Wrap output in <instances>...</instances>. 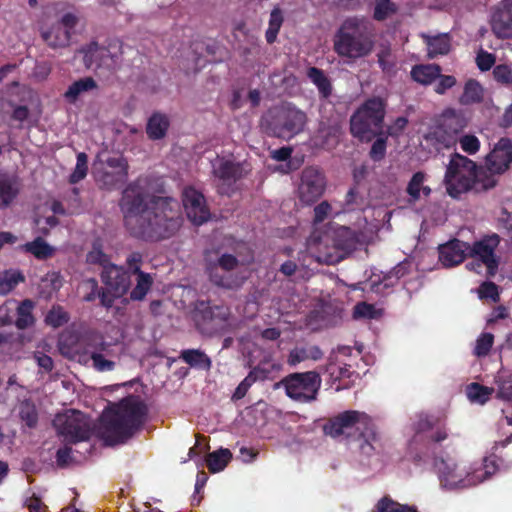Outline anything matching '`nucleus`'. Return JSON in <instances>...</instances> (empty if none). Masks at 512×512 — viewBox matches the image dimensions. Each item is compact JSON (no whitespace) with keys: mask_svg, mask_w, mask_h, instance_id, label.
Segmentation results:
<instances>
[{"mask_svg":"<svg viewBox=\"0 0 512 512\" xmlns=\"http://www.w3.org/2000/svg\"><path fill=\"white\" fill-rule=\"evenodd\" d=\"M119 207L126 230L132 237L144 241L170 238L182 225L178 201L151 193L147 177L136 178L126 185Z\"/></svg>","mask_w":512,"mask_h":512,"instance_id":"obj_1","label":"nucleus"},{"mask_svg":"<svg viewBox=\"0 0 512 512\" xmlns=\"http://www.w3.org/2000/svg\"><path fill=\"white\" fill-rule=\"evenodd\" d=\"M148 408L144 401L134 395L123 398L114 409L101 417V438L108 445L123 444L143 427Z\"/></svg>","mask_w":512,"mask_h":512,"instance_id":"obj_2","label":"nucleus"},{"mask_svg":"<svg viewBox=\"0 0 512 512\" xmlns=\"http://www.w3.org/2000/svg\"><path fill=\"white\" fill-rule=\"evenodd\" d=\"M323 431L333 439L344 437L346 440L359 442V449L363 454L371 455L376 450V444L380 443V436L372 417L366 412L348 411L330 418L323 425Z\"/></svg>","mask_w":512,"mask_h":512,"instance_id":"obj_3","label":"nucleus"},{"mask_svg":"<svg viewBox=\"0 0 512 512\" xmlns=\"http://www.w3.org/2000/svg\"><path fill=\"white\" fill-rule=\"evenodd\" d=\"M373 22L365 17H348L333 37V49L338 56L358 60L371 54L375 46Z\"/></svg>","mask_w":512,"mask_h":512,"instance_id":"obj_4","label":"nucleus"},{"mask_svg":"<svg viewBox=\"0 0 512 512\" xmlns=\"http://www.w3.org/2000/svg\"><path fill=\"white\" fill-rule=\"evenodd\" d=\"M386 101L380 97L368 98L350 117V133L360 141L373 140L383 134Z\"/></svg>","mask_w":512,"mask_h":512,"instance_id":"obj_5","label":"nucleus"},{"mask_svg":"<svg viewBox=\"0 0 512 512\" xmlns=\"http://www.w3.org/2000/svg\"><path fill=\"white\" fill-rule=\"evenodd\" d=\"M468 125V118L461 109L445 108L434 117L425 133V140L435 148H451L458 143L461 133Z\"/></svg>","mask_w":512,"mask_h":512,"instance_id":"obj_6","label":"nucleus"},{"mask_svg":"<svg viewBox=\"0 0 512 512\" xmlns=\"http://www.w3.org/2000/svg\"><path fill=\"white\" fill-rule=\"evenodd\" d=\"M307 122L305 112L291 104L273 106L262 117V126L273 137L290 140L304 130Z\"/></svg>","mask_w":512,"mask_h":512,"instance_id":"obj_7","label":"nucleus"},{"mask_svg":"<svg viewBox=\"0 0 512 512\" xmlns=\"http://www.w3.org/2000/svg\"><path fill=\"white\" fill-rule=\"evenodd\" d=\"M479 176L478 167L471 158L454 153L444 176L447 193L458 197L461 193L472 189Z\"/></svg>","mask_w":512,"mask_h":512,"instance_id":"obj_8","label":"nucleus"},{"mask_svg":"<svg viewBox=\"0 0 512 512\" xmlns=\"http://www.w3.org/2000/svg\"><path fill=\"white\" fill-rule=\"evenodd\" d=\"M196 327L203 335H226L236 332L240 321L225 304H208L199 311Z\"/></svg>","mask_w":512,"mask_h":512,"instance_id":"obj_9","label":"nucleus"},{"mask_svg":"<svg viewBox=\"0 0 512 512\" xmlns=\"http://www.w3.org/2000/svg\"><path fill=\"white\" fill-rule=\"evenodd\" d=\"M501 242L497 233L486 234L480 240L468 244V256L471 261L467 262V269L481 273L482 266H485L487 277L495 276L500 265V256L496 250Z\"/></svg>","mask_w":512,"mask_h":512,"instance_id":"obj_10","label":"nucleus"},{"mask_svg":"<svg viewBox=\"0 0 512 512\" xmlns=\"http://www.w3.org/2000/svg\"><path fill=\"white\" fill-rule=\"evenodd\" d=\"M285 388L286 395L293 401L312 402L316 401L322 379L317 370L308 372L290 373L280 381Z\"/></svg>","mask_w":512,"mask_h":512,"instance_id":"obj_11","label":"nucleus"},{"mask_svg":"<svg viewBox=\"0 0 512 512\" xmlns=\"http://www.w3.org/2000/svg\"><path fill=\"white\" fill-rule=\"evenodd\" d=\"M53 424L57 434L63 437L65 443L76 444L92 437L93 429L89 417L76 409L57 414Z\"/></svg>","mask_w":512,"mask_h":512,"instance_id":"obj_12","label":"nucleus"},{"mask_svg":"<svg viewBox=\"0 0 512 512\" xmlns=\"http://www.w3.org/2000/svg\"><path fill=\"white\" fill-rule=\"evenodd\" d=\"M80 52L87 68L102 67L107 70H115L123 54L122 43L118 39H109L104 45L92 41L82 46Z\"/></svg>","mask_w":512,"mask_h":512,"instance_id":"obj_13","label":"nucleus"},{"mask_svg":"<svg viewBox=\"0 0 512 512\" xmlns=\"http://www.w3.org/2000/svg\"><path fill=\"white\" fill-rule=\"evenodd\" d=\"M239 260L232 254H222L215 261L206 259V273L212 283L224 288H234L237 280L233 277L232 271L236 269Z\"/></svg>","mask_w":512,"mask_h":512,"instance_id":"obj_14","label":"nucleus"},{"mask_svg":"<svg viewBox=\"0 0 512 512\" xmlns=\"http://www.w3.org/2000/svg\"><path fill=\"white\" fill-rule=\"evenodd\" d=\"M327 179L317 167H306L301 172L298 186L299 199L306 204L315 203L324 194Z\"/></svg>","mask_w":512,"mask_h":512,"instance_id":"obj_15","label":"nucleus"},{"mask_svg":"<svg viewBox=\"0 0 512 512\" xmlns=\"http://www.w3.org/2000/svg\"><path fill=\"white\" fill-rule=\"evenodd\" d=\"M435 468L440 482L447 488H469L471 485V470L459 467L453 458H440L435 461Z\"/></svg>","mask_w":512,"mask_h":512,"instance_id":"obj_16","label":"nucleus"},{"mask_svg":"<svg viewBox=\"0 0 512 512\" xmlns=\"http://www.w3.org/2000/svg\"><path fill=\"white\" fill-rule=\"evenodd\" d=\"M143 263V254L139 251L131 252L126 258L127 272L136 275V284L132 288L129 297L133 301H142L147 293L152 289L154 280L150 273L141 269Z\"/></svg>","mask_w":512,"mask_h":512,"instance_id":"obj_17","label":"nucleus"},{"mask_svg":"<svg viewBox=\"0 0 512 512\" xmlns=\"http://www.w3.org/2000/svg\"><path fill=\"white\" fill-rule=\"evenodd\" d=\"M510 443H512V433H510L505 439L494 443L492 447L493 453L484 458L483 466L471 471L472 486L478 485V483L490 478V476H493L500 468L509 469L512 467V461H507V463H505L503 458L497 457L496 455L498 447H507Z\"/></svg>","mask_w":512,"mask_h":512,"instance_id":"obj_18","label":"nucleus"},{"mask_svg":"<svg viewBox=\"0 0 512 512\" xmlns=\"http://www.w3.org/2000/svg\"><path fill=\"white\" fill-rule=\"evenodd\" d=\"M183 207L192 223L200 225L209 220L210 212L204 195L197 189L188 186L182 194Z\"/></svg>","mask_w":512,"mask_h":512,"instance_id":"obj_19","label":"nucleus"},{"mask_svg":"<svg viewBox=\"0 0 512 512\" xmlns=\"http://www.w3.org/2000/svg\"><path fill=\"white\" fill-rule=\"evenodd\" d=\"M214 176L220 180L218 190L222 194L234 192V184L237 180L244 178L246 172L241 163H234L230 160H220L213 166Z\"/></svg>","mask_w":512,"mask_h":512,"instance_id":"obj_20","label":"nucleus"},{"mask_svg":"<svg viewBox=\"0 0 512 512\" xmlns=\"http://www.w3.org/2000/svg\"><path fill=\"white\" fill-rule=\"evenodd\" d=\"M359 243L360 238L357 231L346 226L339 227L335 232V237L333 238V246L335 250L340 253L337 255H326L325 261L327 263L339 262V260L344 259L347 253L356 251Z\"/></svg>","mask_w":512,"mask_h":512,"instance_id":"obj_21","label":"nucleus"},{"mask_svg":"<svg viewBox=\"0 0 512 512\" xmlns=\"http://www.w3.org/2000/svg\"><path fill=\"white\" fill-rule=\"evenodd\" d=\"M101 279L109 290H112L116 297H122L131 286L129 272L123 266L112 264L109 259V265L101 273Z\"/></svg>","mask_w":512,"mask_h":512,"instance_id":"obj_22","label":"nucleus"},{"mask_svg":"<svg viewBox=\"0 0 512 512\" xmlns=\"http://www.w3.org/2000/svg\"><path fill=\"white\" fill-rule=\"evenodd\" d=\"M487 168L492 173H502L512 162V140L502 137L487 156Z\"/></svg>","mask_w":512,"mask_h":512,"instance_id":"obj_23","label":"nucleus"},{"mask_svg":"<svg viewBox=\"0 0 512 512\" xmlns=\"http://www.w3.org/2000/svg\"><path fill=\"white\" fill-rule=\"evenodd\" d=\"M106 165L111 168V171H103L99 180L107 189H114V187L126 182L129 169L126 158L109 157L106 160Z\"/></svg>","mask_w":512,"mask_h":512,"instance_id":"obj_24","label":"nucleus"},{"mask_svg":"<svg viewBox=\"0 0 512 512\" xmlns=\"http://www.w3.org/2000/svg\"><path fill=\"white\" fill-rule=\"evenodd\" d=\"M494 35L501 39L512 37V0H502L491 19Z\"/></svg>","mask_w":512,"mask_h":512,"instance_id":"obj_25","label":"nucleus"},{"mask_svg":"<svg viewBox=\"0 0 512 512\" xmlns=\"http://www.w3.org/2000/svg\"><path fill=\"white\" fill-rule=\"evenodd\" d=\"M439 260L446 267L462 263L468 256V242L454 238L439 246Z\"/></svg>","mask_w":512,"mask_h":512,"instance_id":"obj_26","label":"nucleus"},{"mask_svg":"<svg viewBox=\"0 0 512 512\" xmlns=\"http://www.w3.org/2000/svg\"><path fill=\"white\" fill-rule=\"evenodd\" d=\"M21 193V182L17 175L0 171V209H8Z\"/></svg>","mask_w":512,"mask_h":512,"instance_id":"obj_27","label":"nucleus"},{"mask_svg":"<svg viewBox=\"0 0 512 512\" xmlns=\"http://www.w3.org/2000/svg\"><path fill=\"white\" fill-rule=\"evenodd\" d=\"M440 71H442L440 64H415V66L411 68L410 76L413 81H416L418 84L431 85L435 84L437 77L440 75Z\"/></svg>","mask_w":512,"mask_h":512,"instance_id":"obj_28","label":"nucleus"},{"mask_svg":"<svg viewBox=\"0 0 512 512\" xmlns=\"http://www.w3.org/2000/svg\"><path fill=\"white\" fill-rule=\"evenodd\" d=\"M421 38L427 45V56L435 58L439 54H448L451 49V36L449 34L428 35L421 34Z\"/></svg>","mask_w":512,"mask_h":512,"instance_id":"obj_29","label":"nucleus"},{"mask_svg":"<svg viewBox=\"0 0 512 512\" xmlns=\"http://www.w3.org/2000/svg\"><path fill=\"white\" fill-rule=\"evenodd\" d=\"M170 126V119L161 112H154L146 123V134L151 140L164 138Z\"/></svg>","mask_w":512,"mask_h":512,"instance_id":"obj_30","label":"nucleus"},{"mask_svg":"<svg viewBox=\"0 0 512 512\" xmlns=\"http://www.w3.org/2000/svg\"><path fill=\"white\" fill-rule=\"evenodd\" d=\"M42 37L44 42L53 49L68 46L71 42V32L68 29H64L61 21L58 24L52 25L47 31L42 32Z\"/></svg>","mask_w":512,"mask_h":512,"instance_id":"obj_31","label":"nucleus"},{"mask_svg":"<svg viewBox=\"0 0 512 512\" xmlns=\"http://www.w3.org/2000/svg\"><path fill=\"white\" fill-rule=\"evenodd\" d=\"M34 302L30 299L16 301L15 304V325L18 329H26L32 326L35 322L33 315Z\"/></svg>","mask_w":512,"mask_h":512,"instance_id":"obj_32","label":"nucleus"},{"mask_svg":"<svg viewBox=\"0 0 512 512\" xmlns=\"http://www.w3.org/2000/svg\"><path fill=\"white\" fill-rule=\"evenodd\" d=\"M180 358L191 367L209 371L212 368V359L201 349L181 350Z\"/></svg>","mask_w":512,"mask_h":512,"instance_id":"obj_33","label":"nucleus"},{"mask_svg":"<svg viewBox=\"0 0 512 512\" xmlns=\"http://www.w3.org/2000/svg\"><path fill=\"white\" fill-rule=\"evenodd\" d=\"M307 77L316 85L318 93L322 98L327 99L331 96L333 87L324 70L319 69V67H309Z\"/></svg>","mask_w":512,"mask_h":512,"instance_id":"obj_34","label":"nucleus"},{"mask_svg":"<svg viewBox=\"0 0 512 512\" xmlns=\"http://www.w3.org/2000/svg\"><path fill=\"white\" fill-rule=\"evenodd\" d=\"M98 84L93 77H83L70 84L64 93L67 102L75 103L78 101L81 93L91 91L97 88Z\"/></svg>","mask_w":512,"mask_h":512,"instance_id":"obj_35","label":"nucleus"},{"mask_svg":"<svg viewBox=\"0 0 512 512\" xmlns=\"http://www.w3.org/2000/svg\"><path fill=\"white\" fill-rule=\"evenodd\" d=\"M21 249L22 251L31 253L40 260L49 259L55 252V248L48 244L43 237H36L33 241L25 242V244L21 246Z\"/></svg>","mask_w":512,"mask_h":512,"instance_id":"obj_36","label":"nucleus"},{"mask_svg":"<svg viewBox=\"0 0 512 512\" xmlns=\"http://www.w3.org/2000/svg\"><path fill=\"white\" fill-rule=\"evenodd\" d=\"M232 459V452L229 449H221L216 450L215 452L208 453L204 459L206 464V468L210 472H220L226 468L229 461Z\"/></svg>","mask_w":512,"mask_h":512,"instance_id":"obj_37","label":"nucleus"},{"mask_svg":"<svg viewBox=\"0 0 512 512\" xmlns=\"http://www.w3.org/2000/svg\"><path fill=\"white\" fill-rule=\"evenodd\" d=\"M483 101V87L474 78H470L464 84L463 92L460 96V102L464 105L478 103Z\"/></svg>","mask_w":512,"mask_h":512,"instance_id":"obj_38","label":"nucleus"},{"mask_svg":"<svg viewBox=\"0 0 512 512\" xmlns=\"http://www.w3.org/2000/svg\"><path fill=\"white\" fill-rule=\"evenodd\" d=\"M378 64L386 75H394L397 72L396 56L390 46H382L377 52Z\"/></svg>","mask_w":512,"mask_h":512,"instance_id":"obj_39","label":"nucleus"},{"mask_svg":"<svg viewBox=\"0 0 512 512\" xmlns=\"http://www.w3.org/2000/svg\"><path fill=\"white\" fill-rule=\"evenodd\" d=\"M494 382L497 386V398L512 403V373L498 372Z\"/></svg>","mask_w":512,"mask_h":512,"instance_id":"obj_40","label":"nucleus"},{"mask_svg":"<svg viewBox=\"0 0 512 512\" xmlns=\"http://www.w3.org/2000/svg\"><path fill=\"white\" fill-rule=\"evenodd\" d=\"M19 417L30 429H35L39 415L36 405L31 400H23L19 404Z\"/></svg>","mask_w":512,"mask_h":512,"instance_id":"obj_41","label":"nucleus"},{"mask_svg":"<svg viewBox=\"0 0 512 512\" xmlns=\"http://www.w3.org/2000/svg\"><path fill=\"white\" fill-rule=\"evenodd\" d=\"M284 15L280 8L276 7L270 13L268 22V29H266V41L267 43H274L277 40L278 33L283 25Z\"/></svg>","mask_w":512,"mask_h":512,"instance_id":"obj_42","label":"nucleus"},{"mask_svg":"<svg viewBox=\"0 0 512 512\" xmlns=\"http://www.w3.org/2000/svg\"><path fill=\"white\" fill-rule=\"evenodd\" d=\"M378 512H420L416 506L403 505L394 501L389 495L382 496L376 504Z\"/></svg>","mask_w":512,"mask_h":512,"instance_id":"obj_43","label":"nucleus"},{"mask_svg":"<svg viewBox=\"0 0 512 512\" xmlns=\"http://www.w3.org/2000/svg\"><path fill=\"white\" fill-rule=\"evenodd\" d=\"M399 7L392 0H374L372 16L375 21H386L398 12Z\"/></svg>","mask_w":512,"mask_h":512,"instance_id":"obj_44","label":"nucleus"},{"mask_svg":"<svg viewBox=\"0 0 512 512\" xmlns=\"http://www.w3.org/2000/svg\"><path fill=\"white\" fill-rule=\"evenodd\" d=\"M278 368V364L273 363L272 360H261L260 363L250 370L253 384L257 381L269 380V378H272L273 371L278 370Z\"/></svg>","mask_w":512,"mask_h":512,"instance_id":"obj_45","label":"nucleus"},{"mask_svg":"<svg viewBox=\"0 0 512 512\" xmlns=\"http://www.w3.org/2000/svg\"><path fill=\"white\" fill-rule=\"evenodd\" d=\"M109 344L104 341H100V347L97 352H93V367L97 371H111L115 368V362L113 360L106 359L105 352L108 351Z\"/></svg>","mask_w":512,"mask_h":512,"instance_id":"obj_46","label":"nucleus"},{"mask_svg":"<svg viewBox=\"0 0 512 512\" xmlns=\"http://www.w3.org/2000/svg\"><path fill=\"white\" fill-rule=\"evenodd\" d=\"M493 392L494 388L483 386L480 383H471L467 386V397L473 402H488Z\"/></svg>","mask_w":512,"mask_h":512,"instance_id":"obj_47","label":"nucleus"},{"mask_svg":"<svg viewBox=\"0 0 512 512\" xmlns=\"http://www.w3.org/2000/svg\"><path fill=\"white\" fill-rule=\"evenodd\" d=\"M325 372L329 374L332 382L346 380V378H351L355 373L349 364L338 366V364L332 362V360L325 365Z\"/></svg>","mask_w":512,"mask_h":512,"instance_id":"obj_48","label":"nucleus"},{"mask_svg":"<svg viewBox=\"0 0 512 512\" xmlns=\"http://www.w3.org/2000/svg\"><path fill=\"white\" fill-rule=\"evenodd\" d=\"M87 262L92 265H100L102 270H105L109 265L110 257L108 254H105L102 245L100 242H94L91 250L87 254Z\"/></svg>","mask_w":512,"mask_h":512,"instance_id":"obj_49","label":"nucleus"},{"mask_svg":"<svg viewBox=\"0 0 512 512\" xmlns=\"http://www.w3.org/2000/svg\"><path fill=\"white\" fill-rule=\"evenodd\" d=\"M68 321H70V315L61 306H53L45 316V322L53 328H60Z\"/></svg>","mask_w":512,"mask_h":512,"instance_id":"obj_50","label":"nucleus"},{"mask_svg":"<svg viewBox=\"0 0 512 512\" xmlns=\"http://www.w3.org/2000/svg\"><path fill=\"white\" fill-rule=\"evenodd\" d=\"M425 181L424 172L418 171L413 174L411 180L407 185V194L410 196V203H416L419 199H421V189L423 187V183Z\"/></svg>","mask_w":512,"mask_h":512,"instance_id":"obj_51","label":"nucleus"},{"mask_svg":"<svg viewBox=\"0 0 512 512\" xmlns=\"http://www.w3.org/2000/svg\"><path fill=\"white\" fill-rule=\"evenodd\" d=\"M25 278L21 272H5L0 276V294H9Z\"/></svg>","mask_w":512,"mask_h":512,"instance_id":"obj_52","label":"nucleus"},{"mask_svg":"<svg viewBox=\"0 0 512 512\" xmlns=\"http://www.w3.org/2000/svg\"><path fill=\"white\" fill-rule=\"evenodd\" d=\"M88 173V157L86 153H78L76 165L70 174L69 182L78 183L86 177Z\"/></svg>","mask_w":512,"mask_h":512,"instance_id":"obj_53","label":"nucleus"},{"mask_svg":"<svg viewBox=\"0 0 512 512\" xmlns=\"http://www.w3.org/2000/svg\"><path fill=\"white\" fill-rule=\"evenodd\" d=\"M493 343L494 335L491 334V332H482V334L478 336L476 340V345L474 346V354L477 357L488 356Z\"/></svg>","mask_w":512,"mask_h":512,"instance_id":"obj_54","label":"nucleus"},{"mask_svg":"<svg viewBox=\"0 0 512 512\" xmlns=\"http://www.w3.org/2000/svg\"><path fill=\"white\" fill-rule=\"evenodd\" d=\"M364 207V199L360 196L356 186H352L349 191L345 195V200L343 204L344 211H353L358 209H363Z\"/></svg>","mask_w":512,"mask_h":512,"instance_id":"obj_55","label":"nucleus"},{"mask_svg":"<svg viewBox=\"0 0 512 512\" xmlns=\"http://www.w3.org/2000/svg\"><path fill=\"white\" fill-rule=\"evenodd\" d=\"M16 300H7L0 306V326L15 323Z\"/></svg>","mask_w":512,"mask_h":512,"instance_id":"obj_56","label":"nucleus"},{"mask_svg":"<svg viewBox=\"0 0 512 512\" xmlns=\"http://www.w3.org/2000/svg\"><path fill=\"white\" fill-rule=\"evenodd\" d=\"M371 145L369 156L372 161H381L385 158L387 148V137L380 134Z\"/></svg>","mask_w":512,"mask_h":512,"instance_id":"obj_57","label":"nucleus"},{"mask_svg":"<svg viewBox=\"0 0 512 512\" xmlns=\"http://www.w3.org/2000/svg\"><path fill=\"white\" fill-rule=\"evenodd\" d=\"M456 84L457 78L455 76H448V74H442V71H440V75L434 83V92L438 95H444L448 89L453 88Z\"/></svg>","mask_w":512,"mask_h":512,"instance_id":"obj_58","label":"nucleus"},{"mask_svg":"<svg viewBox=\"0 0 512 512\" xmlns=\"http://www.w3.org/2000/svg\"><path fill=\"white\" fill-rule=\"evenodd\" d=\"M492 73L494 79L500 84L512 85V69L508 64H497Z\"/></svg>","mask_w":512,"mask_h":512,"instance_id":"obj_59","label":"nucleus"},{"mask_svg":"<svg viewBox=\"0 0 512 512\" xmlns=\"http://www.w3.org/2000/svg\"><path fill=\"white\" fill-rule=\"evenodd\" d=\"M459 142L462 150L467 152V154H475L481 147L480 140L478 137L474 136V134H464L460 136Z\"/></svg>","mask_w":512,"mask_h":512,"instance_id":"obj_60","label":"nucleus"},{"mask_svg":"<svg viewBox=\"0 0 512 512\" xmlns=\"http://www.w3.org/2000/svg\"><path fill=\"white\" fill-rule=\"evenodd\" d=\"M478 294L480 298H489L493 301H498L500 298L498 285L494 282H483L478 288Z\"/></svg>","mask_w":512,"mask_h":512,"instance_id":"obj_61","label":"nucleus"},{"mask_svg":"<svg viewBox=\"0 0 512 512\" xmlns=\"http://www.w3.org/2000/svg\"><path fill=\"white\" fill-rule=\"evenodd\" d=\"M496 57L493 53L486 52L481 49L476 55V63L481 71H488L490 68L495 67Z\"/></svg>","mask_w":512,"mask_h":512,"instance_id":"obj_62","label":"nucleus"},{"mask_svg":"<svg viewBox=\"0 0 512 512\" xmlns=\"http://www.w3.org/2000/svg\"><path fill=\"white\" fill-rule=\"evenodd\" d=\"M253 385V379L251 372L247 374V376L242 380L239 385L236 387L233 395L232 400L233 401H239V399L245 398L247 395L249 389Z\"/></svg>","mask_w":512,"mask_h":512,"instance_id":"obj_63","label":"nucleus"},{"mask_svg":"<svg viewBox=\"0 0 512 512\" xmlns=\"http://www.w3.org/2000/svg\"><path fill=\"white\" fill-rule=\"evenodd\" d=\"M330 211L331 206L327 200H323L322 202L318 203V205L314 208L313 223H323V221L328 217Z\"/></svg>","mask_w":512,"mask_h":512,"instance_id":"obj_64","label":"nucleus"}]
</instances>
